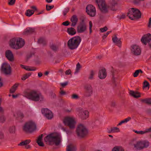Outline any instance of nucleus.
<instances>
[{
    "mask_svg": "<svg viewBox=\"0 0 151 151\" xmlns=\"http://www.w3.org/2000/svg\"><path fill=\"white\" fill-rule=\"evenodd\" d=\"M4 112V110L3 108L1 106H0V113L1 114H3Z\"/></svg>",
    "mask_w": 151,
    "mask_h": 151,
    "instance_id": "774afa93",
    "label": "nucleus"
},
{
    "mask_svg": "<svg viewBox=\"0 0 151 151\" xmlns=\"http://www.w3.org/2000/svg\"><path fill=\"white\" fill-rule=\"evenodd\" d=\"M67 32L69 35H74L76 33V31L75 29L72 27L68 28Z\"/></svg>",
    "mask_w": 151,
    "mask_h": 151,
    "instance_id": "b1692460",
    "label": "nucleus"
},
{
    "mask_svg": "<svg viewBox=\"0 0 151 151\" xmlns=\"http://www.w3.org/2000/svg\"><path fill=\"white\" fill-rule=\"evenodd\" d=\"M31 75V73H27L25 75H23V76L22 77L21 79L22 80L24 81L29 78Z\"/></svg>",
    "mask_w": 151,
    "mask_h": 151,
    "instance_id": "c9c22d12",
    "label": "nucleus"
},
{
    "mask_svg": "<svg viewBox=\"0 0 151 151\" xmlns=\"http://www.w3.org/2000/svg\"><path fill=\"white\" fill-rule=\"evenodd\" d=\"M78 115L82 119L85 120L88 117L89 112L87 110L83 111L81 110L80 111Z\"/></svg>",
    "mask_w": 151,
    "mask_h": 151,
    "instance_id": "f3484780",
    "label": "nucleus"
},
{
    "mask_svg": "<svg viewBox=\"0 0 151 151\" xmlns=\"http://www.w3.org/2000/svg\"><path fill=\"white\" fill-rule=\"evenodd\" d=\"M133 131L134 132L138 134H142L146 133V131H137L135 130H133Z\"/></svg>",
    "mask_w": 151,
    "mask_h": 151,
    "instance_id": "49530a36",
    "label": "nucleus"
},
{
    "mask_svg": "<svg viewBox=\"0 0 151 151\" xmlns=\"http://www.w3.org/2000/svg\"><path fill=\"white\" fill-rule=\"evenodd\" d=\"M25 42L22 38L15 37L11 39L9 42L10 47L15 50L19 49L22 48L24 45Z\"/></svg>",
    "mask_w": 151,
    "mask_h": 151,
    "instance_id": "f03ea898",
    "label": "nucleus"
},
{
    "mask_svg": "<svg viewBox=\"0 0 151 151\" xmlns=\"http://www.w3.org/2000/svg\"><path fill=\"white\" fill-rule=\"evenodd\" d=\"M139 71L138 70H136L133 74V76L134 77H137L139 74Z\"/></svg>",
    "mask_w": 151,
    "mask_h": 151,
    "instance_id": "13d9d810",
    "label": "nucleus"
},
{
    "mask_svg": "<svg viewBox=\"0 0 151 151\" xmlns=\"http://www.w3.org/2000/svg\"><path fill=\"white\" fill-rule=\"evenodd\" d=\"M111 73L112 76V78H114V75L116 74L117 73V71L116 69H114L113 67H111Z\"/></svg>",
    "mask_w": 151,
    "mask_h": 151,
    "instance_id": "58836bf2",
    "label": "nucleus"
},
{
    "mask_svg": "<svg viewBox=\"0 0 151 151\" xmlns=\"http://www.w3.org/2000/svg\"><path fill=\"white\" fill-rule=\"evenodd\" d=\"M31 142L30 139L26 140L24 141H22L18 144V145L19 146H26V145H28Z\"/></svg>",
    "mask_w": 151,
    "mask_h": 151,
    "instance_id": "2f4dec72",
    "label": "nucleus"
},
{
    "mask_svg": "<svg viewBox=\"0 0 151 151\" xmlns=\"http://www.w3.org/2000/svg\"><path fill=\"white\" fill-rule=\"evenodd\" d=\"M111 131H112V133H114L116 132H120L119 129L117 127H112Z\"/></svg>",
    "mask_w": 151,
    "mask_h": 151,
    "instance_id": "a18cd8bd",
    "label": "nucleus"
},
{
    "mask_svg": "<svg viewBox=\"0 0 151 151\" xmlns=\"http://www.w3.org/2000/svg\"><path fill=\"white\" fill-rule=\"evenodd\" d=\"M41 112L44 116L48 119H51L53 117V113L48 109H42Z\"/></svg>",
    "mask_w": 151,
    "mask_h": 151,
    "instance_id": "4468645a",
    "label": "nucleus"
},
{
    "mask_svg": "<svg viewBox=\"0 0 151 151\" xmlns=\"http://www.w3.org/2000/svg\"><path fill=\"white\" fill-rule=\"evenodd\" d=\"M85 95L86 97L91 96L93 93V88L91 84H87L84 86Z\"/></svg>",
    "mask_w": 151,
    "mask_h": 151,
    "instance_id": "f8f14e48",
    "label": "nucleus"
},
{
    "mask_svg": "<svg viewBox=\"0 0 151 151\" xmlns=\"http://www.w3.org/2000/svg\"><path fill=\"white\" fill-rule=\"evenodd\" d=\"M37 142L39 146L42 147H44V144L41 141Z\"/></svg>",
    "mask_w": 151,
    "mask_h": 151,
    "instance_id": "0e129e2a",
    "label": "nucleus"
},
{
    "mask_svg": "<svg viewBox=\"0 0 151 151\" xmlns=\"http://www.w3.org/2000/svg\"><path fill=\"white\" fill-rule=\"evenodd\" d=\"M77 32L78 33H81L85 31L86 29V25L84 20H82L80 23L77 27Z\"/></svg>",
    "mask_w": 151,
    "mask_h": 151,
    "instance_id": "2eb2a0df",
    "label": "nucleus"
},
{
    "mask_svg": "<svg viewBox=\"0 0 151 151\" xmlns=\"http://www.w3.org/2000/svg\"><path fill=\"white\" fill-rule=\"evenodd\" d=\"M112 151H124V150L123 149H120L119 146H116L112 149Z\"/></svg>",
    "mask_w": 151,
    "mask_h": 151,
    "instance_id": "a19ab883",
    "label": "nucleus"
},
{
    "mask_svg": "<svg viewBox=\"0 0 151 151\" xmlns=\"http://www.w3.org/2000/svg\"><path fill=\"white\" fill-rule=\"evenodd\" d=\"M1 70L6 75L11 74V67L7 63H4L2 65Z\"/></svg>",
    "mask_w": 151,
    "mask_h": 151,
    "instance_id": "9b49d317",
    "label": "nucleus"
},
{
    "mask_svg": "<svg viewBox=\"0 0 151 151\" xmlns=\"http://www.w3.org/2000/svg\"><path fill=\"white\" fill-rule=\"evenodd\" d=\"M71 98L73 99H78L79 98L78 96L76 94H73L71 96Z\"/></svg>",
    "mask_w": 151,
    "mask_h": 151,
    "instance_id": "3c124183",
    "label": "nucleus"
},
{
    "mask_svg": "<svg viewBox=\"0 0 151 151\" xmlns=\"http://www.w3.org/2000/svg\"><path fill=\"white\" fill-rule=\"evenodd\" d=\"M96 2L102 13L106 14L109 12L105 0H96Z\"/></svg>",
    "mask_w": 151,
    "mask_h": 151,
    "instance_id": "0eeeda50",
    "label": "nucleus"
},
{
    "mask_svg": "<svg viewBox=\"0 0 151 151\" xmlns=\"http://www.w3.org/2000/svg\"><path fill=\"white\" fill-rule=\"evenodd\" d=\"M131 119V118L130 117H129L125 119L124 120L120 122L119 123L117 126L120 125H121L122 124L124 123L125 122H127L128 121H129Z\"/></svg>",
    "mask_w": 151,
    "mask_h": 151,
    "instance_id": "f704fd0d",
    "label": "nucleus"
},
{
    "mask_svg": "<svg viewBox=\"0 0 151 151\" xmlns=\"http://www.w3.org/2000/svg\"><path fill=\"white\" fill-rule=\"evenodd\" d=\"M133 13L134 14V18L137 19H139L141 18V14L140 11L139 9L135 8H132Z\"/></svg>",
    "mask_w": 151,
    "mask_h": 151,
    "instance_id": "412c9836",
    "label": "nucleus"
},
{
    "mask_svg": "<svg viewBox=\"0 0 151 151\" xmlns=\"http://www.w3.org/2000/svg\"><path fill=\"white\" fill-rule=\"evenodd\" d=\"M19 84V83H15L12 87L10 90V93H14L17 90V89Z\"/></svg>",
    "mask_w": 151,
    "mask_h": 151,
    "instance_id": "cd10ccee",
    "label": "nucleus"
},
{
    "mask_svg": "<svg viewBox=\"0 0 151 151\" xmlns=\"http://www.w3.org/2000/svg\"><path fill=\"white\" fill-rule=\"evenodd\" d=\"M16 0H9L8 4L10 5H14L15 2Z\"/></svg>",
    "mask_w": 151,
    "mask_h": 151,
    "instance_id": "603ef678",
    "label": "nucleus"
},
{
    "mask_svg": "<svg viewBox=\"0 0 151 151\" xmlns=\"http://www.w3.org/2000/svg\"><path fill=\"white\" fill-rule=\"evenodd\" d=\"M34 11L30 9L27 10L25 12V15L28 17H30L34 14Z\"/></svg>",
    "mask_w": 151,
    "mask_h": 151,
    "instance_id": "72a5a7b5",
    "label": "nucleus"
},
{
    "mask_svg": "<svg viewBox=\"0 0 151 151\" xmlns=\"http://www.w3.org/2000/svg\"><path fill=\"white\" fill-rule=\"evenodd\" d=\"M54 7L53 5L49 6L47 4L46 5V9L47 11H50V9L53 8Z\"/></svg>",
    "mask_w": 151,
    "mask_h": 151,
    "instance_id": "8fccbe9b",
    "label": "nucleus"
},
{
    "mask_svg": "<svg viewBox=\"0 0 151 151\" xmlns=\"http://www.w3.org/2000/svg\"><path fill=\"white\" fill-rule=\"evenodd\" d=\"M89 30H90V33H91L92 32V22L91 21L89 22Z\"/></svg>",
    "mask_w": 151,
    "mask_h": 151,
    "instance_id": "052dcab7",
    "label": "nucleus"
},
{
    "mask_svg": "<svg viewBox=\"0 0 151 151\" xmlns=\"http://www.w3.org/2000/svg\"><path fill=\"white\" fill-rule=\"evenodd\" d=\"M134 145L135 150H140L147 148L149 145V143L147 140L138 141Z\"/></svg>",
    "mask_w": 151,
    "mask_h": 151,
    "instance_id": "6e6552de",
    "label": "nucleus"
},
{
    "mask_svg": "<svg viewBox=\"0 0 151 151\" xmlns=\"http://www.w3.org/2000/svg\"><path fill=\"white\" fill-rule=\"evenodd\" d=\"M130 94L131 96L135 98L140 97V93L137 92H134L133 91H130Z\"/></svg>",
    "mask_w": 151,
    "mask_h": 151,
    "instance_id": "a878e982",
    "label": "nucleus"
},
{
    "mask_svg": "<svg viewBox=\"0 0 151 151\" xmlns=\"http://www.w3.org/2000/svg\"><path fill=\"white\" fill-rule=\"evenodd\" d=\"M60 14V12H57L53 13L51 16V18L54 19L56 17L59 16Z\"/></svg>",
    "mask_w": 151,
    "mask_h": 151,
    "instance_id": "ea45409f",
    "label": "nucleus"
},
{
    "mask_svg": "<svg viewBox=\"0 0 151 151\" xmlns=\"http://www.w3.org/2000/svg\"><path fill=\"white\" fill-rule=\"evenodd\" d=\"M37 126L35 122L29 121L25 123L23 127V131L26 133H31L36 130Z\"/></svg>",
    "mask_w": 151,
    "mask_h": 151,
    "instance_id": "423d86ee",
    "label": "nucleus"
},
{
    "mask_svg": "<svg viewBox=\"0 0 151 151\" xmlns=\"http://www.w3.org/2000/svg\"><path fill=\"white\" fill-rule=\"evenodd\" d=\"M43 136V134H41L38 136L37 139V142L41 141H42Z\"/></svg>",
    "mask_w": 151,
    "mask_h": 151,
    "instance_id": "4d7b16f0",
    "label": "nucleus"
},
{
    "mask_svg": "<svg viewBox=\"0 0 151 151\" xmlns=\"http://www.w3.org/2000/svg\"><path fill=\"white\" fill-rule=\"evenodd\" d=\"M117 2L116 0H112L109 7L111 10L116 11L118 9L116 7H117Z\"/></svg>",
    "mask_w": 151,
    "mask_h": 151,
    "instance_id": "a211bd4d",
    "label": "nucleus"
},
{
    "mask_svg": "<svg viewBox=\"0 0 151 151\" xmlns=\"http://www.w3.org/2000/svg\"><path fill=\"white\" fill-rule=\"evenodd\" d=\"M144 0H133V3L135 5H139V4L142 1H143Z\"/></svg>",
    "mask_w": 151,
    "mask_h": 151,
    "instance_id": "de8ad7c7",
    "label": "nucleus"
},
{
    "mask_svg": "<svg viewBox=\"0 0 151 151\" xmlns=\"http://www.w3.org/2000/svg\"><path fill=\"white\" fill-rule=\"evenodd\" d=\"M15 127H10L9 128V132L11 134H14L15 132Z\"/></svg>",
    "mask_w": 151,
    "mask_h": 151,
    "instance_id": "37998d69",
    "label": "nucleus"
},
{
    "mask_svg": "<svg viewBox=\"0 0 151 151\" xmlns=\"http://www.w3.org/2000/svg\"><path fill=\"white\" fill-rule=\"evenodd\" d=\"M146 113L150 115H151V109H148L146 111Z\"/></svg>",
    "mask_w": 151,
    "mask_h": 151,
    "instance_id": "680f3d73",
    "label": "nucleus"
},
{
    "mask_svg": "<svg viewBox=\"0 0 151 151\" xmlns=\"http://www.w3.org/2000/svg\"><path fill=\"white\" fill-rule=\"evenodd\" d=\"M112 40L114 43H115L119 47H120L121 46V41L120 39L118 38L116 35H114V37L112 38Z\"/></svg>",
    "mask_w": 151,
    "mask_h": 151,
    "instance_id": "4be33fe9",
    "label": "nucleus"
},
{
    "mask_svg": "<svg viewBox=\"0 0 151 151\" xmlns=\"http://www.w3.org/2000/svg\"><path fill=\"white\" fill-rule=\"evenodd\" d=\"M38 42L40 44H42L44 45L46 44V42L45 40L42 38H41L38 40Z\"/></svg>",
    "mask_w": 151,
    "mask_h": 151,
    "instance_id": "e433bc0d",
    "label": "nucleus"
},
{
    "mask_svg": "<svg viewBox=\"0 0 151 151\" xmlns=\"http://www.w3.org/2000/svg\"><path fill=\"white\" fill-rule=\"evenodd\" d=\"M24 96L27 98L34 101H37L39 100L42 101L43 100L44 97L41 93H37L35 91H32L30 92L24 91Z\"/></svg>",
    "mask_w": 151,
    "mask_h": 151,
    "instance_id": "7ed1b4c3",
    "label": "nucleus"
},
{
    "mask_svg": "<svg viewBox=\"0 0 151 151\" xmlns=\"http://www.w3.org/2000/svg\"><path fill=\"white\" fill-rule=\"evenodd\" d=\"M95 74V71L93 70H91L89 73L88 78L89 80H92L94 79V76Z\"/></svg>",
    "mask_w": 151,
    "mask_h": 151,
    "instance_id": "7c9ffc66",
    "label": "nucleus"
},
{
    "mask_svg": "<svg viewBox=\"0 0 151 151\" xmlns=\"http://www.w3.org/2000/svg\"><path fill=\"white\" fill-rule=\"evenodd\" d=\"M62 24L64 26H67L70 24V23L68 21H66L63 22Z\"/></svg>",
    "mask_w": 151,
    "mask_h": 151,
    "instance_id": "e2e57ef3",
    "label": "nucleus"
},
{
    "mask_svg": "<svg viewBox=\"0 0 151 151\" xmlns=\"http://www.w3.org/2000/svg\"><path fill=\"white\" fill-rule=\"evenodd\" d=\"M50 48L52 50L55 52L57 51L58 49V46L53 44L50 45Z\"/></svg>",
    "mask_w": 151,
    "mask_h": 151,
    "instance_id": "473e14b6",
    "label": "nucleus"
},
{
    "mask_svg": "<svg viewBox=\"0 0 151 151\" xmlns=\"http://www.w3.org/2000/svg\"><path fill=\"white\" fill-rule=\"evenodd\" d=\"M108 29V28L106 26H105L103 28H100V30L101 32H105Z\"/></svg>",
    "mask_w": 151,
    "mask_h": 151,
    "instance_id": "864d4df0",
    "label": "nucleus"
},
{
    "mask_svg": "<svg viewBox=\"0 0 151 151\" xmlns=\"http://www.w3.org/2000/svg\"><path fill=\"white\" fill-rule=\"evenodd\" d=\"M63 122L65 125L68 126L70 129H73L75 127L76 123L72 117H67L65 118Z\"/></svg>",
    "mask_w": 151,
    "mask_h": 151,
    "instance_id": "1a4fd4ad",
    "label": "nucleus"
},
{
    "mask_svg": "<svg viewBox=\"0 0 151 151\" xmlns=\"http://www.w3.org/2000/svg\"><path fill=\"white\" fill-rule=\"evenodd\" d=\"M71 70L70 69L68 70L65 72V74L66 75H69L71 74Z\"/></svg>",
    "mask_w": 151,
    "mask_h": 151,
    "instance_id": "69168bd1",
    "label": "nucleus"
},
{
    "mask_svg": "<svg viewBox=\"0 0 151 151\" xmlns=\"http://www.w3.org/2000/svg\"><path fill=\"white\" fill-rule=\"evenodd\" d=\"M142 101L147 104H151V98H147L143 99L142 100Z\"/></svg>",
    "mask_w": 151,
    "mask_h": 151,
    "instance_id": "79ce46f5",
    "label": "nucleus"
},
{
    "mask_svg": "<svg viewBox=\"0 0 151 151\" xmlns=\"http://www.w3.org/2000/svg\"><path fill=\"white\" fill-rule=\"evenodd\" d=\"M70 20L72 22L71 26L72 27H75L78 21V19L76 15H73L72 16Z\"/></svg>",
    "mask_w": 151,
    "mask_h": 151,
    "instance_id": "5701e85b",
    "label": "nucleus"
},
{
    "mask_svg": "<svg viewBox=\"0 0 151 151\" xmlns=\"http://www.w3.org/2000/svg\"><path fill=\"white\" fill-rule=\"evenodd\" d=\"M150 84L149 83L146 81H145L143 82V88L144 89L145 88L148 87L149 88Z\"/></svg>",
    "mask_w": 151,
    "mask_h": 151,
    "instance_id": "c03bdc74",
    "label": "nucleus"
},
{
    "mask_svg": "<svg viewBox=\"0 0 151 151\" xmlns=\"http://www.w3.org/2000/svg\"><path fill=\"white\" fill-rule=\"evenodd\" d=\"M76 133L77 137L81 138L86 137L88 134V130L83 125L79 124L76 129Z\"/></svg>",
    "mask_w": 151,
    "mask_h": 151,
    "instance_id": "20e7f679",
    "label": "nucleus"
},
{
    "mask_svg": "<svg viewBox=\"0 0 151 151\" xmlns=\"http://www.w3.org/2000/svg\"><path fill=\"white\" fill-rule=\"evenodd\" d=\"M5 56L10 61H13L14 60V57L12 51L10 50H7L5 52Z\"/></svg>",
    "mask_w": 151,
    "mask_h": 151,
    "instance_id": "6ab92c4d",
    "label": "nucleus"
},
{
    "mask_svg": "<svg viewBox=\"0 0 151 151\" xmlns=\"http://www.w3.org/2000/svg\"><path fill=\"white\" fill-rule=\"evenodd\" d=\"M141 41L142 43L145 45H146L147 43H149L151 41V34L148 33L144 35L141 39Z\"/></svg>",
    "mask_w": 151,
    "mask_h": 151,
    "instance_id": "dca6fc26",
    "label": "nucleus"
},
{
    "mask_svg": "<svg viewBox=\"0 0 151 151\" xmlns=\"http://www.w3.org/2000/svg\"><path fill=\"white\" fill-rule=\"evenodd\" d=\"M106 76V73L105 68L100 70L98 73V77L101 79H104Z\"/></svg>",
    "mask_w": 151,
    "mask_h": 151,
    "instance_id": "aec40b11",
    "label": "nucleus"
},
{
    "mask_svg": "<svg viewBox=\"0 0 151 151\" xmlns=\"http://www.w3.org/2000/svg\"><path fill=\"white\" fill-rule=\"evenodd\" d=\"M130 50L131 54L134 56L139 55L141 54V49L139 46L137 45H132Z\"/></svg>",
    "mask_w": 151,
    "mask_h": 151,
    "instance_id": "9d476101",
    "label": "nucleus"
},
{
    "mask_svg": "<svg viewBox=\"0 0 151 151\" xmlns=\"http://www.w3.org/2000/svg\"><path fill=\"white\" fill-rule=\"evenodd\" d=\"M69 9L68 7L66 8L65 10H64L63 12V14L64 16H65L66 15V14L69 12Z\"/></svg>",
    "mask_w": 151,
    "mask_h": 151,
    "instance_id": "5fc2aeb1",
    "label": "nucleus"
},
{
    "mask_svg": "<svg viewBox=\"0 0 151 151\" xmlns=\"http://www.w3.org/2000/svg\"><path fill=\"white\" fill-rule=\"evenodd\" d=\"M132 12L133 11L132 8L127 13V16L130 19L134 20L135 18L134 17V14Z\"/></svg>",
    "mask_w": 151,
    "mask_h": 151,
    "instance_id": "c85d7f7f",
    "label": "nucleus"
},
{
    "mask_svg": "<svg viewBox=\"0 0 151 151\" xmlns=\"http://www.w3.org/2000/svg\"><path fill=\"white\" fill-rule=\"evenodd\" d=\"M61 136L57 132L52 133L47 135L44 138L46 144L50 145H59L61 142Z\"/></svg>",
    "mask_w": 151,
    "mask_h": 151,
    "instance_id": "f257e3e1",
    "label": "nucleus"
},
{
    "mask_svg": "<svg viewBox=\"0 0 151 151\" xmlns=\"http://www.w3.org/2000/svg\"><path fill=\"white\" fill-rule=\"evenodd\" d=\"M76 150L75 146L71 144L67 146L66 151H76Z\"/></svg>",
    "mask_w": 151,
    "mask_h": 151,
    "instance_id": "bb28decb",
    "label": "nucleus"
},
{
    "mask_svg": "<svg viewBox=\"0 0 151 151\" xmlns=\"http://www.w3.org/2000/svg\"><path fill=\"white\" fill-rule=\"evenodd\" d=\"M81 40V38L80 36H77L72 37L68 41V47L71 50L76 49L80 44Z\"/></svg>",
    "mask_w": 151,
    "mask_h": 151,
    "instance_id": "39448f33",
    "label": "nucleus"
},
{
    "mask_svg": "<svg viewBox=\"0 0 151 151\" xmlns=\"http://www.w3.org/2000/svg\"><path fill=\"white\" fill-rule=\"evenodd\" d=\"M6 120L5 117L3 115L0 116V122L1 123H4Z\"/></svg>",
    "mask_w": 151,
    "mask_h": 151,
    "instance_id": "09e8293b",
    "label": "nucleus"
},
{
    "mask_svg": "<svg viewBox=\"0 0 151 151\" xmlns=\"http://www.w3.org/2000/svg\"><path fill=\"white\" fill-rule=\"evenodd\" d=\"M68 82L67 81L64 83H60V84L61 86L63 88H64L68 84Z\"/></svg>",
    "mask_w": 151,
    "mask_h": 151,
    "instance_id": "bf43d9fd",
    "label": "nucleus"
},
{
    "mask_svg": "<svg viewBox=\"0 0 151 151\" xmlns=\"http://www.w3.org/2000/svg\"><path fill=\"white\" fill-rule=\"evenodd\" d=\"M148 27L149 28L151 27V17L149 19Z\"/></svg>",
    "mask_w": 151,
    "mask_h": 151,
    "instance_id": "338daca9",
    "label": "nucleus"
},
{
    "mask_svg": "<svg viewBox=\"0 0 151 151\" xmlns=\"http://www.w3.org/2000/svg\"><path fill=\"white\" fill-rule=\"evenodd\" d=\"M111 31H108L102 37L103 39L104 40V39L106 38V37H107V36H108V35L111 32Z\"/></svg>",
    "mask_w": 151,
    "mask_h": 151,
    "instance_id": "6e6d98bb",
    "label": "nucleus"
},
{
    "mask_svg": "<svg viewBox=\"0 0 151 151\" xmlns=\"http://www.w3.org/2000/svg\"><path fill=\"white\" fill-rule=\"evenodd\" d=\"M81 68V66L79 63H78L76 65V68L74 73L76 74L79 72Z\"/></svg>",
    "mask_w": 151,
    "mask_h": 151,
    "instance_id": "4c0bfd02",
    "label": "nucleus"
},
{
    "mask_svg": "<svg viewBox=\"0 0 151 151\" xmlns=\"http://www.w3.org/2000/svg\"><path fill=\"white\" fill-rule=\"evenodd\" d=\"M132 12L133 11L132 8L127 13V16L130 19L134 20L135 18L134 17V14Z\"/></svg>",
    "mask_w": 151,
    "mask_h": 151,
    "instance_id": "c756f323",
    "label": "nucleus"
},
{
    "mask_svg": "<svg viewBox=\"0 0 151 151\" xmlns=\"http://www.w3.org/2000/svg\"><path fill=\"white\" fill-rule=\"evenodd\" d=\"M35 29L34 28H27L25 31L24 32V34L25 35H27L32 34L34 32Z\"/></svg>",
    "mask_w": 151,
    "mask_h": 151,
    "instance_id": "393cba45",
    "label": "nucleus"
},
{
    "mask_svg": "<svg viewBox=\"0 0 151 151\" xmlns=\"http://www.w3.org/2000/svg\"><path fill=\"white\" fill-rule=\"evenodd\" d=\"M86 12L87 14L91 17H93L96 15L95 7L93 5H88L86 7Z\"/></svg>",
    "mask_w": 151,
    "mask_h": 151,
    "instance_id": "ddd939ff",
    "label": "nucleus"
}]
</instances>
